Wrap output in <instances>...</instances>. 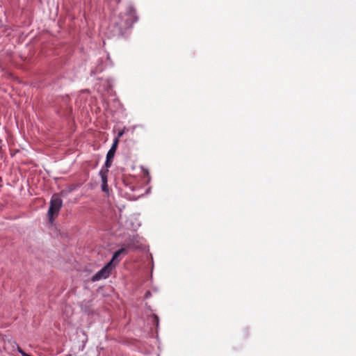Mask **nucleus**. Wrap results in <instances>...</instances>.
Here are the masks:
<instances>
[{"label":"nucleus","instance_id":"obj_1","mask_svg":"<svg viewBox=\"0 0 356 356\" xmlns=\"http://www.w3.org/2000/svg\"><path fill=\"white\" fill-rule=\"evenodd\" d=\"M137 20L138 17L135 9L131 6L127 7L124 13H121L113 20L114 24L118 29V34H122L124 31L131 28Z\"/></svg>","mask_w":356,"mask_h":356},{"label":"nucleus","instance_id":"obj_2","mask_svg":"<svg viewBox=\"0 0 356 356\" xmlns=\"http://www.w3.org/2000/svg\"><path fill=\"white\" fill-rule=\"evenodd\" d=\"M63 201L58 194H54L50 201V206L48 210V215L50 220H51L54 215H57L61 209Z\"/></svg>","mask_w":356,"mask_h":356},{"label":"nucleus","instance_id":"obj_3","mask_svg":"<svg viewBox=\"0 0 356 356\" xmlns=\"http://www.w3.org/2000/svg\"><path fill=\"white\" fill-rule=\"evenodd\" d=\"M113 268L114 265H112L111 263L108 262L106 266H104L101 270H99L92 276L91 280L92 282H96L108 277Z\"/></svg>","mask_w":356,"mask_h":356},{"label":"nucleus","instance_id":"obj_4","mask_svg":"<svg viewBox=\"0 0 356 356\" xmlns=\"http://www.w3.org/2000/svg\"><path fill=\"white\" fill-rule=\"evenodd\" d=\"M127 253V249L124 248H122L120 250H117L113 255L111 260L109 263H111L114 266L119 263L120 261V256L122 254H126Z\"/></svg>","mask_w":356,"mask_h":356},{"label":"nucleus","instance_id":"obj_5","mask_svg":"<svg viewBox=\"0 0 356 356\" xmlns=\"http://www.w3.org/2000/svg\"><path fill=\"white\" fill-rule=\"evenodd\" d=\"M108 172V170L107 169H101L99 171V175L102 179V189L104 192H108V188L107 184V174Z\"/></svg>","mask_w":356,"mask_h":356},{"label":"nucleus","instance_id":"obj_6","mask_svg":"<svg viewBox=\"0 0 356 356\" xmlns=\"http://www.w3.org/2000/svg\"><path fill=\"white\" fill-rule=\"evenodd\" d=\"M118 138H115L114 140L111 149L108 150L106 156L108 157V159H113L118 147Z\"/></svg>","mask_w":356,"mask_h":356},{"label":"nucleus","instance_id":"obj_7","mask_svg":"<svg viewBox=\"0 0 356 356\" xmlns=\"http://www.w3.org/2000/svg\"><path fill=\"white\" fill-rule=\"evenodd\" d=\"M113 159H108V157L106 156V161L105 162V169H107L111 167Z\"/></svg>","mask_w":356,"mask_h":356},{"label":"nucleus","instance_id":"obj_8","mask_svg":"<svg viewBox=\"0 0 356 356\" xmlns=\"http://www.w3.org/2000/svg\"><path fill=\"white\" fill-rule=\"evenodd\" d=\"M122 134H123V131H120V132L118 133V137L117 138H118L121 137V136H122Z\"/></svg>","mask_w":356,"mask_h":356},{"label":"nucleus","instance_id":"obj_9","mask_svg":"<svg viewBox=\"0 0 356 356\" xmlns=\"http://www.w3.org/2000/svg\"><path fill=\"white\" fill-rule=\"evenodd\" d=\"M1 147V140H0V148Z\"/></svg>","mask_w":356,"mask_h":356}]
</instances>
